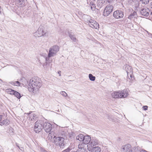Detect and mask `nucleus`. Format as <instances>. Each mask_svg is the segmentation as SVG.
<instances>
[{
	"label": "nucleus",
	"mask_w": 152,
	"mask_h": 152,
	"mask_svg": "<svg viewBox=\"0 0 152 152\" xmlns=\"http://www.w3.org/2000/svg\"><path fill=\"white\" fill-rule=\"evenodd\" d=\"M41 152H48L46 150L43 149L41 150Z\"/></svg>",
	"instance_id": "nucleus-41"
},
{
	"label": "nucleus",
	"mask_w": 152,
	"mask_h": 152,
	"mask_svg": "<svg viewBox=\"0 0 152 152\" xmlns=\"http://www.w3.org/2000/svg\"><path fill=\"white\" fill-rule=\"evenodd\" d=\"M89 78L90 80L92 81H94L95 80L96 77L93 76L92 74H90L89 75Z\"/></svg>",
	"instance_id": "nucleus-32"
},
{
	"label": "nucleus",
	"mask_w": 152,
	"mask_h": 152,
	"mask_svg": "<svg viewBox=\"0 0 152 152\" xmlns=\"http://www.w3.org/2000/svg\"><path fill=\"white\" fill-rule=\"evenodd\" d=\"M126 72L128 74V73H130L132 71V67L130 66H126Z\"/></svg>",
	"instance_id": "nucleus-24"
},
{
	"label": "nucleus",
	"mask_w": 152,
	"mask_h": 152,
	"mask_svg": "<svg viewBox=\"0 0 152 152\" xmlns=\"http://www.w3.org/2000/svg\"><path fill=\"white\" fill-rule=\"evenodd\" d=\"M129 152H139V150L138 148L134 147H133L130 151H129Z\"/></svg>",
	"instance_id": "nucleus-31"
},
{
	"label": "nucleus",
	"mask_w": 152,
	"mask_h": 152,
	"mask_svg": "<svg viewBox=\"0 0 152 152\" xmlns=\"http://www.w3.org/2000/svg\"><path fill=\"white\" fill-rule=\"evenodd\" d=\"M20 5L24 6L26 0H17Z\"/></svg>",
	"instance_id": "nucleus-29"
},
{
	"label": "nucleus",
	"mask_w": 152,
	"mask_h": 152,
	"mask_svg": "<svg viewBox=\"0 0 152 152\" xmlns=\"http://www.w3.org/2000/svg\"><path fill=\"white\" fill-rule=\"evenodd\" d=\"M149 10L148 9L143 8L140 11L141 14L143 16H148L149 15Z\"/></svg>",
	"instance_id": "nucleus-10"
},
{
	"label": "nucleus",
	"mask_w": 152,
	"mask_h": 152,
	"mask_svg": "<svg viewBox=\"0 0 152 152\" xmlns=\"http://www.w3.org/2000/svg\"><path fill=\"white\" fill-rule=\"evenodd\" d=\"M14 95L15 96H16L18 99H20L21 97L20 93L16 91H15V92Z\"/></svg>",
	"instance_id": "nucleus-33"
},
{
	"label": "nucleus",
	"mask_w": 152,
	"mask_h": 152,
	"mask_svg": "<svg viewBox=\"0 0 152 152\" xmlns=\"http://www.w3.org/2000/svg\"><path fill=\"white\" fill-rule=\"evenodd\" d=\"M130 76L131 77H132V75H131V74H130Z\"/></svg>",
	"instance_id": "nucleus-48"
},
{
	"label": "nucleus",
	"mask_w": 152,
	"mask_h": 152,
	"mask_svg": "<svg viewBox=\"0 0 152 152\" xmlns=\"http://www.w3.org/2000/svg\"><path fill=\"white\" fill-rule=\"evenodd\" d=\"M54 142L56 146H59L60 148H63L65 145V143L64 142V138L61 137H56L54 136L53 139Z\"/></svg>",
	"instance_id": "nucleus-2"
},
{
	"label": "nucleus",
	"mask_w": 152,
	"mask_h": 152,
	"mask_svg": "<svg viewBox=\"0 0 152 152\" xmlns=\"http://www.w3.org/2000/svg\"><path fill=\"white\" fill-rule=\"evenodd\" d=\"M131 147V145L130 144H127L123 145L122 147V149L123 152H126L130 151Z\"/></svg>",
	"instance_id": "nucleus-9"
},
{
	"label": "nucleus",
	"mask_w": 152,
	"mask_h": 152,
	"mask_svg": "<svg viewBox=\"0 0 152 152\" xmlns=\"http://www.w3.org/2000/svg\"><path fill=\"white\" fill-rule=\"evenodd\" d=\"M139 152H147L145 150H141L140 151H139Z\"/></svg>",
	"instance_id": "nucleus-43"
},
{
	"label": "nucleus",
	"mask_w": 152,
	"mask_h": 152,
	"mask_svg": "<svg viewBox=\"0 0 152 152\" xmlns=\"http://www.w3.org/2000/svg\"><path fill=\"white\" fill-rule=\"evenodd\" d=\"M121 98H125L128 95V94L127 92L126 91L124 90L121 91Z\"/></svg>",
	"instance_id": "nucleus-18"
},
{
	"label": "nucleus",
	"mask_w": 152,
	"mask_h": 152,
	"mask_svg": "<svg viewBox=\"0 0 152 152\" xmlns=\"http://www.w3.org/2000/svg\"><path fill=\"white\" fill-rule=\"evenodd\" d=\"M60 94L64 96H66L67 95L66 92L64 91H61L60 92Z\"/></svg>",
	"instance_id": "nucleus-35"
},
{
	"label": "nucleus",
	"mask_w": 152,
	"mask_h": 152,
	"mask_svg": "<svg viewBox=\"0 0 152 152\" xmlns=\"http://www.w3.org/2000/svg\"><path fill=\"white\" fill-rule=\"evenodd\" d=\"M112 96L114 98H121V91L112 93L111 94Z\"/></svg>",
	"instance_id": "nucleus-12"
},
{
	"label": "nucleus",
	"mask_w": 152,
	"mask_h": 152,
	"mask_svg": "<svg viewBox=\"0 0 152 152\" xmlns=\"http://www.w3.org/2000/svg\"><path fill=\"white\" fill-rule=\"evenodd\" d=\"M142 108L144 110H148V107L147 106H144Z\"/></svg>",
	"instance_id": "nucleus-37"
},
{
	"label": "nucleus",
	"mask_w": 152,
	"mask_h": 152,
	"mask_svg": "<svg viewBox=\"0 0 152 152\" xmlns=\"http://www.w3.org/2000/svg\"><path fill=\"white\" fill-rule=\"evenodd\" d=\"M3 117L2 115H0V122H1V121Z\"/></svg>",
	"instance_id": "nucleus-40"
},
{
	"label": "nucleus",
	"mask_w": 152,
	"mask_h": 152,
	"mask_svg": "<svg viewBox=\"0 0 152 152\" xmlns=\"http://www.w3.org/2000/svg\"><path fill=\"white\" fill-rule=\"evenodd\" d=\"M50 49H51L54 52L57 53L59 50V48L58 47L57 45H54L51 47Z\"/></svg>",
	"instance_id": "nucleus-20"
},
{
	"label": "nucleus",
	"mask_w": 152,
	"mask_h": 152,
	"mask_svg": "<svg viewBox=\"0 0 152 152\" xmlns=\"http://www.w3.org/2000/svg\"><path fill=\"white\" fill-rule=\"evenodd\" d=\"M69 36L71 40H72L73 42H76V39L74 34L72 32H69Z\"/></svg>",
	"instance_id": "nucleus-16"
},
{
	"label": "nucleus",
	"mask_w": 152,
	"mask_h": 152,
	"mask_svg": "<svg viewBox=\"0 0 152 152\" xmlns=\"http://www.w3.org/2000/svg\"><path fill=\"white\" fill-rule=\"evenodd\" d=\"M46 32L44 30L42 27L40 26L37 31L34 33V36L35 37H39L45 35Z\"/></svg>",
	"instance_id": "nucleus-4"
},
{
	"label": "nucleus",
	"mask_w": 152,
	"mask_h": 152,
	"mask_svg": "<svg viewBox=\"0 0 152 152\" xmlns=\"http://www.w3.org/2000/svg\"><path fill=\"white\" fill-rule=\"evenodd\" d=\"M59 135H60V137H63L65 138L67 135L66 132L64 131H61L60 132Z\"/></svg>",
	"instance_id": "nucleus-28"
},
{
	"label": "nucleus",
	"mask_w": 152,
	"mask_h": 152,
	"mask_svg": "<svg viewBox=\"0 0 152 152\" xmlns=\"http://www.w3.org/2000/svg\"><path fill=\"white\" fill-rule=\"evenodd\" d=\"M11 84L14 86H19L20 85V83L18 81H12L10 83Z\"/></svg>",
	"instance_id": "nucleus-27"
},
{
	"label": "nucleus",
	"mask_w": 152,
	"mask_h": 152,
	"mask_svg": "<svg viewBox=\"0 0 152 152\" xmlns=\"http://www.w3.org/2000/svg\"><path fill=\"white\" fill-rule=\"evenodd\" d=\"M105 2V0H97L98 5L100 7H101Z\"/></svg>",
	"instance_id": "nucleus-22"
},
{
	"label": "nucleus",
	"mask_w": 152,
	"mask_h": 152,
	"mask_svg": "<svg viewBox=\"0 0 152 152\" xmlns=\"http://www.w3.org/2000/svg\"><path fill=\"white\" fill-rule=\"evenodd\" d=\"M52 125L50 123L43 121V129L47 133H49L52 129Z\"/></svg>",
	"instance_id": "nucleus-7"
},
{
	"label": "nucleus",
	"mask_w": 152,
	"mask_h": 152,
	"mask_svg": "<svg viewBox=\"0 0 152 152\" xmlns=\"http://www.w3.org/2000/svg\"><path fill=\"white\" fill-rule=\"evenodd\" d=\"M71 149L69 148H68L67 149L63 151L62 152H69Z\"/></svg>",
	"instance_id": "nucleus-36"
},
{
	"label": "nucleus",
	"mask_w": 152,
	"mask_h": 152,
	"mask_svg": "<svg viewBox=\"0 0 152 152\" xmlns=\"http://www.w3.org/2000/svg\"><path fill=\"white\" fill-rule=\"evenodd\" d=\"M151 8H152V3H151Z\"/></svg>",
	"instance_id": "nucleus-45"
},
{
	"label": "nucleus",
	"mask_w": 152,
	"mask_h": 152,
	"mask_svg": "<svg viewBox=\"0 0 152 152\" xmlns=\"http://www.w3.org/2000/svg\"><path fill=\"white\" fill-rule=\"evenodd\" d=\"M45 60L46 62L44 64V66H47L48 64L50 63L52 61L48 57V58L46 57L45 58Z\"/></svg>",
	"instance_id": "nucleus-23"
},
{
	"label": "nucleus",
	"mask_w": 152,
	"mask_h": 152,
	"mask_svg": "<svg viewBox=\"0 0 152 152\" xmlns=\"http://www.w3.org/2000/svg\"><path fill=\"white\" fill-rule=\"evenodd\" d=\"M137 17V14L136 12L134 11L132 13L128 16V18L131 20L133 18H136Z\"/></svg>",
	"instance_id": "nucleus-13"
},
{
	"label": "nucleus",
	"mask_w": 152,
	"mask_h": 152,
	"mask_svg": "<svg viewBox=\"0 0 152 152\" xmlns=\"http://www.w3.org/2000/svg\"><path fill=\"white\" fill-rule=\"evenodd\" d=\"M84 136L82 134H80L76 137V139L80 141L83 142Z\"/></svg>",
	"instance_id": "nucleus-19"
},
{
	"label": "nucleus",
	"mask_w": 152,
	"mask_h": 152,
	"mask_svg": "<svg viewBox=\"0 0 152 152\" xmlns=\"http://www.w3.org/2000/svg\"><path fill=\"white\" fill-rule=\"evenodd\" d=\"M124 13L121 10H117L115 11L113 13V16L116 19H120L124 16Z\"/></svg>",
	"instance_id": "nucleus-8"
},
{
	"label": "nucleus",
	"mask_w": 152,
	"mask_h": 152,
	"mask_svg": "<svg viewBox=\"0 0 152 152\" xmlns=\"http://www.w3.org/2000/svg\"><path fill=\"white\" fill-rule=\"evenodd\" d=\"M101 149L99 146L93 147L91 149V152H100Z\"/></svg>",
	"instance_id": "nucleus-17"
},
{
	"label": "nucleus",
	"mask_w": 152,
	"mask_h": 152,
	"mask_svg": "<svg viewBox=\"0 0 152 152\" xmlns=\"http://www.w3.org/2000/svg\"><path fill=\"white\" fill-rule=\"evenodd\" d=\"M42 85V82L40 78L35 77L30 79L28 83L29 91L33 93L38 91Z\"/></svg>",
	"instance_id": "nucleus-1"
},
{
	"label": "nucleus",
	"mask_w": 152,
	"mask_h": 152,
	"mask_svg": "<svg viewBox=\"0 0 152 152\" xmlns=\"http://www.w3.org/2000/svg\"><path fill=\"white\" fill-rule=\"evenodd\" d=\"M36 115L34 114H31L28 118V120L30 121H32L35 120V119L36 118Z\"/></svg>",
	"instance_id": "nucleus-26"
},
{
	"label": "nucleus",
	"mask_w": 152,
	"mask_h": 152,
	"mask_svg": "<svg viewBox=\"0 0 152 152\" xmlns=\"http://www.w3.org/2000/svg\"><path fill=\"white\" fill-rule=\"evenodd\" d=\"M90 6L91 7V9L92 10H95L96 5L94 3L93 1H91L90 4Z\"/></svg>",
	"instance_id": "nucleus-21"
},
{
	"label": "nucleus",
	"mask_w": 152,
	"mask_h": 152,
	"mask_svg": "<svg viewBox=\"0 0 152 152\" xmlns=\"http://www.w3.org/2000/svg\"><path fill=\"white\" fill-rule=\"evenodd\" d=\"M15 144H16V145L17 147H18L21 150V149L20 148V147L19 146V145H18V144L17 143H15Z\"/></svg>",
	"instance_id": "nucleus-42"
},
{
	"label": "nucleus",
	"mask_w": 152,
	"mask_h": 152,
	"mask_svg": "<svg viewBox=\"0 0 152 152\" xmlns=\"http://www.w3.org/2000/svg\"><path fill=\"white\" fill-rule=\"evenodd\" d=\"M31 113H26V114L27 115H29V114H31Z\"/></svg>",
	"instance_id": "nucleus-44"
},
{
	"label": "nucleus",
	"mask_w": 152,
	"mask_h": 152,
	"mask_svg": "<svg viewBox=\"0 0 152 152\" xmlns=\"http://www.w3.org/2000/svg\"><path fill=\"white\" fill-rule=\"evenodd\" d=\"M56 53L54 52L51 49H49V52L48 54V57L49 58H50L51 57L53 56L54 55H56Z\"/></svg>",
	"instance_id": "nucleus-15"
},
{
	"label": "nucleus",
	"mask_w": 152,
	"mask_h": 152,
	"mask_svg": "<svg viewBox=\"0 0 152 152\" xmlns=\"http://www.w3.org/2000/svg\"><path fill=\"white\" fill-rule=\"evenodd\" d=\"M91 143L93 145H96L98 144V140H91Z\"/></svg>",
	"instance_id": "nucleus-30"
},
{
	"label": "nucleus",
	"mask_w": 152,
	"mask_h": 152,
	"mask_svg": "<svg viewBox=\"0 0 152 152\" xmlns=\"http://www.w3.org/2000/svg\"><path fill=\"white\" fill-rule=\"evenodd\" d=\"M150 0H140V1L142 2V4H148Z\"/></svg>",
	"instance_id": "nucleus-34"
},
{
	"label": "nucleus",
	"mask_w": 152,
	"mask_h": 152,
	"mask_svg": "<svg viewBox=\"0 0 152 152\" xmlns=\"http://www.w3.org/2000/svg\"><path fill=\"white\" fill-rule=\"evenodd\" d=\"M57 111L58 112H60V111H59V110H58Z\"/></svg>",
	"instance_id": "nucleus-47"
},
{
	"label": "nucleus",
	"mask_w": 152,
	"mask_h": 152,
	"mask_svg": "<svg viewBox=\"0 0 152 152\" xmlns=\"http://www.w3.org/2000/svg\"><path fill=\"white\" fill-rule=\"evenodd\" d=\"M88 23L89 25L92 28L98 29L99 28V25L98 23L93 20H87L86 21Z\"/></svg>",
	"instance_id": "nucleus-5"
},
{
	"label": "nucleus",
	"mask_w": 152,
	"mask_h": 152,
	"mask_svg": "<svg viewBox=\"0 0 152 152\" xmlns=\"http://www.w3.org/2000/svg\"><path fill=\"white\" fill-rule=\"evenodd\" d=\"M80 150V152H86V150L83 148H81Z\"/></svg>",
	"instance_id": "nucleus-38"
},
{
	"label": "nucleus",
	"mask_w": 152,
	"mask_h": 152,
	"mask_svg": "<svg viewBox=\"0 0 152 152\" xmlns=\"http://www.w3.org/2000/svg\"><path fill=\"white\" fill-rule=\"evenodd\" d=\"M87 17H89V16H87Z\"/></svg>",
	"instance_id": "nucleus-49"
},
{
	"label": "nucleus",
	"mask_w": 152,
	"mask_h": 152,
	"mask_svg": "<svg viewBox=\"0 0 152 152\" xmlns=\"http://www.w3.org/2000/svg\"><path fill=\"white\" fill-rule=\"evenodd\" d=\"M113 9V7L112 5L110 4L107 5L104 9V15L105 16H108L112 12Z\"/></svg>",
	"instance_id": "nucleus-6"
},
{
	"label": "nucleus",
	"mask_w": 152,
	"mask_h": 152,
	"mask_svg": "<svg viewBox=\"0 0 152 152\" xmlns=\"http://www.w3.org/2000/svg\"><path fill=\"white\" fill-rule=\"evenodd\" d=\"M124 21L126 23H129L130 22V21L128 22L127 19H125L124 20Z\"/></svg>",
	"instance_id": "nucleus-39"
},
{
	"label": "nucleus",
	"mask_w": 152,
	"mask_h": 152,
	"mask_svg": "<svg viewBox=\"0 0 152 152\" xmlns=\"http://www.w3.org/2000/svg\"><path fill=\"white\" fill-rule=\"evenodd\" d=\"M15 91L11 89H9L6 90V91L7 93L10 94L14 95L15 92Z\"/></svg>",
	"instance_id": "nucleus-25"
},
{
	"label": "nucleus",
	"mask_w": 152,
	"mask_h": 152,
	"mask_svg": "<svg viewBox=\"0 0 152 152\" xmlns=\"http://www.w3.org/2000/svg\"><path fill=\"white\" fill-rule=\"evenodd\" d=\"M60 72H61V71H59L58 72V74H59Z\"/></svg>",
	"instance_id": "nucleus-46"
},
{
	"label": "nucleus",
	"mask_w": 152,
	"mask_h": 152,
	"mask_svg": "<svg viewBox=\"0 0 152 152\" xmlns=\"http://www.w3.org/2000/svg\"><path fill=\"white\" fill-rule=\"evenodd\" d=\"M9 123L10 121L9 120L7 119H6L3 120L0 122V125L2 126L3 125H4L7 126L9 125Z\"/></svg>",
	"instance_id": "nucleus-14"
},
{
	"label": "nucleus",
	"mask_w": 152,
	"mask_h": 152,
	"mask_svg": "<svg viewBox=\"0 0 152 152\" xmlns=\"http://www.w3.org/2000/svg\"><path fill=\"white\" fill-rule=\"evenodd\" d=\"M43 129V121H37L35 123L34 131L37 133H39Z\"/></svg>",
	"instance_id": "nucleus-3"
},
{
	"label": "nucleus",
	"mask_w": 152,
	"mask_h": 152,
	"mask_svg": "<svg viewBox=\"0 0 152 152\" xmlns=\"http://www.w3.org/2000/svg\"><path fill=\"white\" fill-rule=\"evenodd\" d=\"M91 140V137L88 135L84 136L83 142L84 144H87L89 143Z\"/></svg>",
	"instance_id": "nucleus-11"
}]
</instances>
